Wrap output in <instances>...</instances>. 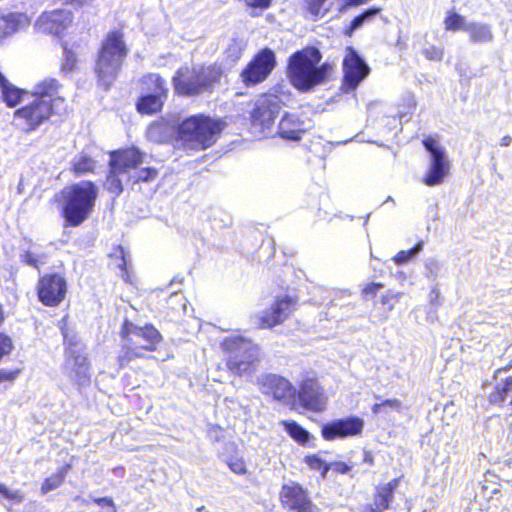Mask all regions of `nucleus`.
<instances>
[{"label":"nucleus","mask_w":512,"mask_h":512,"mask_svg":"<svg viewBox=\"0 0 512 512\" xmlns=\"http://www.w3.org/2000/svg\"><path fill=\"white\" fill-rule=\"evenodd\" d=\"M321 59V52L316 47H306L290 56L289 78L296 89L308 92L326 82L332 66L328 63L319 65Z\"/></svg>","instance_id":"obj_1"},{"label":"nucleus","mask_w":512,"mask_h":512,"mask_svg":"<svg viewBox=\"0 0 512 512\" xmlns=\"http://www.w3.org/2000/svg\"><path fill=\"white\" fill-rule=\"evenodd\" d=\"M228 370L237 376H252L261 361V347L241 334H231L221 342Z\"/></svg>","instance_id":"obj_2"},{"label":"nucleus","mask_w":512,"mask_h":512,"mask_svg":"<svg viewBox=\"0 0 512 512\" xmlns=\"http://www.w3.org/2000/svg\"><path fill=\"white\" fill-rule=\"evenodd\" d=\"M120 335L122 345L117 360L121 368L136 358L144 357L145 351H154L162 340L159 331L151 324L139 326L127 319L122 324Z\"/></svg>","instance_id":"obj_3"},{"label":"nucleus","mask_w":512,"mask_h":512,"mask_svg":"<svg viewBox=\"0 0 512 512\" xmlns=\"http://www.w3.org/2000/svg\"><path fill=\"white\" fill-rule=\"evenodd\" d=\"M222 123L204 115H193L178 127V140L186 150H204L217 141Z\"/></svg>","instance_id":"obj_4"},{"label":"nucleus","mask_w":512,"mask_h":512,"mask_svg":"<svg viewBox=\"0 0 512 512\" xmlns=\"http://www.w3.org/2000/svg\"><path fill=\"white\" fill-rule=\"evenodd\" d=\"M220 77L221 70L215 65H185L176 71L172 83L177 94L197 96L211 92Z\"/></svg>","instance_id":"obj_5"},{"label":"nucleus","mask_w":512,"mask_h":512,"mask_svg":"<svg viewBox=\"0 0 512 512\" xmlns=\"http://www.w3.org/2000/svg\"><path fill=\"white\" fill-rule=\"evenodd\" d=\"M126 55L122 35L110 32L102 43L95 67L98 82L102 87L108 89L116 80Z\"/></svg>","instance_id":"obj_6"},{"label":"nucleus","mask_w":512,"mask_h":512,"mask_svg":"<svg viewBox=\"0 0 512 512\" xmlns=\"http://www.w3.org/2000/svg\"><path fill=\"white\" fill-rule=\"evenodd\" d=\"M98 188L91 181H81L67 188L63 214L71 226L80 225L92 212Z\"/></svg>","instance_id":"obj_7"},{"label":"nucleus","mask_w":512,"mask_h":512,"mask_svg":"<svg viewBox=\"0 0 512 512\" xmlns=\"http://www.w3.org/2000/svg\"><path fill=\"white\" fill-rule=\"evenodd\" d=\"M54 106L48 100H36L26 104L14 113V120L22 130L30 132L44 123L51 114L60 113L65 106V99H55Z\"/></svg>","instance_id":"obj_8"},{"label":"nucleus","mask_w":512,"mask_h":512,"mask_svg":"<svg viewBox=\"0 0 512 512\" xmlns=\"http://www.w3.org/2000/svg\"><path fill=\"white\" fill-rule=\"evenodd\" d=\"M282 108V101L274 94L261 95L251 112V126L256 133L268 136L273 131L276 117Z\"/></svg>","instance_id":"obj_9"},{"label":"nucleus","mask_w":512,"mask_h":512,"mask_svg":"<svg viewBox=\"0 0 512 512\" xmlns=\"http://www.w3.org/2000/svg\"><path fill=\"white\" fill-rule=\"evenodd\" d=\"M145 91L137 102V110L143 114H154L161 110L167 97L166 82L158 74H148L142 79Z\"/></svg>","instance_id":"obj_10"},{"label":"nucleus","mask_w":512,"mask_h":512,"mask_svg":"<svg viewBox=\"0 0 512 512\" xmlns=\"http://www.w3.org/2000/svg\"><path fill=\"white\" fill-rule=\"evenodd\" d=\"M423 145L430 153V164L423 179L427 186H436L443 182L450 171V163L445 150L432 137L426 138Z\"/></svg>","instance_id":"obj_11"},{"label":"nucleus","mask_w":512,"mask_h":512,"mask_svg":"<svg viewBox=\"0 0 512 512\" xmlns=\"http://www.w3.org/2000/svg\"><path fill=\"white\" fill-rule=\"evenodd\" d=\"M343 72L342 91L350 93L368 76L370 68L353 48L348 47L343 60Z\"/></svg>","instance_id":"obj_12"},{"label":"nucleus","mask_w":512,"mask_h":512,"mask_svg":"<svg viewBox=\"0 0 512 512\" xmlns=\"http://www.w3.org/2000/svg\"><path fill=\"white\" fill-rule=\"evenodd\" d=\"M275 67V55L270 49L261 50L242 71L245 85H255L264 81Z\"/></svg>","instance_id":"obj_13"},{"label":"nucleus","mask_w":512,"mask_h":512,"mask_svg":"<svg viewBox=\"0 0 512 512\" xmlns=\"http://www.w3.org/2000/svg\"><path fill=\"white\" fill-rule=\"evenodd\" d=\"M39 300L46 306H57L65 298L67 283L60 274H48L40 278L37 285Z\"/></svg>","instance_id":"obj_14"},{"label":"nucleus","mask_w":512,"mask_h":512,"mask_svg":"<svg viewBox=\"0 0 512 512\" xmlns=\"http://www.w3.org/2000/svg\"><path fill=\"white\" fill-rule=\"evenodd\" d=\"M281 501L285 508L295 512H318V508L312 503L307 492L295 482L283 485L281 489Z\"/></svg>","instance_id":"obj_15"},{"label":"nucleus","mask_w":512,"mask_h":512,"mask_svg":"<svg viewBox=\"0 0 512 512\" xmlns=\"http://www.w3.org/2000/svg\"><path fill=\"white\" fill-rule=\"evenodd\" d=\"M73 15L66 9L43 12L36 21L35 28L42 33L60 35L72 23Z\"/></svg>","instance_id":"obj_16"},{"label":"nucleus","mask_w":512,"mask_h":512,"mask_svg":"<svg viewBox=\"0 0 512 512\" xmlns=\"http://www.w3.org/2000/svg\"><path fill=\"white\" fill-rule=\"evenodd\" d=\"M295 302L289 296L277 298L272 306L257 316L259 327L272 328L284 322L294 310Z\"/></svg>","instance_id":"obj_17"},{"label":"nucleus","mask_w":512,"mask_h":512,"mask_svg":"<svg viewBox=\"0 0 512 512\" xmlns=\"http://www.w3.org/2000/svg\"><path fill=\"white\" fill-rule=\"evenodd\" d=\"M364 427V421L356 416L337 419L322 427V436L326 440L359 435Z\"/></svg>","instance_id":"obj_18"},{"label":"nucleus","mask_w":512,"mask_h":512,"mask_svg":"<svg viewBox=\"0 0 512 512\" xmlns=\"http://www.w3.org/2000/svg\"><path fill=\"white\" fill-rule=\"evenodd\" d=\"M261 390L266 395H271L274 399L288 402L296 396V388L292 383L276 374L264 375L260 380Z\"/></svg>","instance_id":"obj_19"},{"label":"nucleus","mask_w":512,"mask_h":512,"mask_svg":"<svg viewBox=\"0 0 512 512\" xmlns=\"http://www.w3.org/2000/svg\"><path fill=\"white\" fill-rule=\"evenodd\" d=\"M300 404L309 410L320 412L325 409L326 400L323 391L315 379H306L300 384L298 391Z\"/></svg>","instance_id":"obj_20"},{"label":"nucleus","mask_w":512,"mask_h":512,"mask_svg":"<svg viewBox=\"0 0 512 512\" xmlns=\"http://www.w3.org/2000/svg\"><path fill=\"white\" fill-rule=\"evenodd\" d=\"M67 360L65 369L69 371V376L79 385H84L89 381V365L85 354L77 347H69L66 351Z\"/></svg>","instance_id":"obj_21"},{"label":"nucleus","mask_w":512,"mask_h":512,"mask_svg":"<svg viewBox=\"0 0 512 512\" xmlns=\"http://www.w3.org/2000/svg\"><path fill=\"white\" fill-rule=\"evenodd\" d=\"M144 155L137 148H129L111 153L110 167L114 171H121L127 176L143 163Z\"/></svg>","instance_id":"obj_22"},{"label":"nucleus","mask_w":512,"mask_h":512,"mask_svg":"<svg viewBox=\"0 0 512 512\" xmlns=\"http://www.w3.org/2000/svg\"><path fill=\"white\" fill-rule=\"evenodd\" d=\"M30 18L19 12L0 13V39L12 37L14 34L28 28Z\"/></svg>","instance_id":"obj_23"},{"label":"nucleus","mask_w":512,"mask_h":512,"mask_svg":"<svg viewBox=\"0 0 512 512\" xmlns=\"http://www.w3.org/2000/svg\"><path fill=\"white\" fill-rule=\"evenodd\" d=\"M307 129L297 115L286 113L279 122L277 133L283 139L298 141Z\"/></svg>","instance_id":"obj_24"},{"label":"nucleus","mask_w":512,"mask_h":512,"mask_svg":"<svg viewBox=\"0 0 512 512\" xmlns=\"http://www.w3.org/2000/svg\"><path fill=\"white\" fill-rule=\"evenodd\" d=\"M399 485V479L380 485L377 487L374 502L366 505L363 512H384L389 509L390 503L393 500V493Z\"/></svg>","instance_id":"obj_25"},{"label":"nucleus","mask_w":512,"mask_h":512,"mask_svg":"<svg viewBox=\"0 0 512 512\" xmlns=\"http://www.w3.org/2000/svg\"><path fill=\"white\" fill-rule=\"evenodd\" d=\"M61 86L56 79L48 78L37 83L34 87L33 95L36 100H48L50 106H54L55 99H64L59 96Z\"/></svg>","instance_id":"obj_26"},{"label":"nucleus","mask_w":512,"mask_h":512,"mask_svg":"<svg viewBox=\"0 0 512 512\" xmlns=\"http://www.w3.org/2000/svg\"><path fill=\"white\" fill-rule=\"evenodd\" d=\"M469 41L473 44H486L494 40V34L489 24L483 22H469L466 28Z\"/></svg>","instance_id":"obj_27"},{"label":"nucleus","mask_w":512,"mask_h":512,"mask_svg":"<svg viewBox=\"0 0 512 512\" xmlns=\"http://www.w3.org/2000/svg\"><path fill=\"white\" fill-rule=\"evenodd\" d=\"M0 90L2 93V97L4 102L10 106L14 107L19 104L25 96L28 95V92L25 90H21L16 86L10 84L8 80L2 75L0 72Z\"/></svg>","instance_id":"obj_28"},{"label":"nucleus","mask_w":512,"mask_h":512,"mask_svg":"<svg viewBox=\"0 0 512 512\" xmlns=\"http://www.w3.org/2000/svg\"><path fill=\"white\" fill-rule=\"evenodd\" d=\"M173 130L167 122L159 121L152 123L147 129V137L150 141L162 143L169 140Z\"/></svg>","instance_id":"obj_29"},{"label":"nucleus","mask_w":512,"mask_h":512,"mask_svg":"<svg viewBox=\"0 0 512 512\" xmlns=\"http://www.w3.org/2000/svg\"><path fill=\"white\" fill-rule=\"evenodd\" d=\"M489 401L493 404L509 401L512 405V376L495 387V390L489 396Z\"/></svg>","instance_id":"obj_30"},{"label":"nucleus","mask_w":512,"mask_h":512,"mask_svg":"<svg viewBox=\"0 0 512 512\" xmlns=\"http://www.w3.org/2000/svg\"><path fill=\"white\" fill-rule=\"evenodd\" d=\"M124 181H127V174L121 171H114V167H110V172L107 176L105 187L110 193L119 195L123 191Z\"/></svg>","instance_id":"obj_31"},{"label":"nucleus","mask_w":512,"mask_h":512,"mask_svg":"<svg viewBox=\"0 0 512 512\" xmlns=\"http://www.w3.org/2000/svg\"><path fill=\"white\" fill-rule=\"evenodd\" d=\"M70 469L69 465L61 467L57 473L46 478L41 486V493L47 494L48 492L60 487Z\"/></svg>","instance_id":"obj_32"},{"label":"nucleus","mask_w":512,"mask_h":512,"mask_svg":"<svg viewBox=\"0 0 512 512\" xmlns=\"http://www.w3.org/2000/svg\"><path fill=\"white\" fill-rule=\"evenodd\" d=\"M285 431L299 444H306L309 441V433L295 421H282Z\"/></svg>","instance_id":"obj_33"},{"label":"nucleus","mask_w":512,"mask_h":512,"mask_svg":"<svg viewBox=\"0 0 512 512\" xmlns=\"http://www.w3.org/2000/svg\"><path fill=\"white\" fill-rule=\"evenodd\" d=\"M158 171L155 168H137L127 176V182L136 183H150L156 180Z\"/></svg>","instance_id":"obj_34"},{"label":"nucleus","mask_w":512,"mask_h":512,"mask_svg":"<svg viewBox=\"0 0 512 512\" xmlns=\"http://www.w3.org/2000/svg\"><path fill=\"white\" fill-rule=\"evenodd\" d=\"M401 297V292H394L392 290H388L381 296L380 303L382 304L384 311L379 318L380 321H385L388 319L389 312L394 309L395 305L400 301Z\"/></svg>","instance_id":"obj_35"},{"label":"nucleus","mask_w":512,"mask_h":512,"mask_svg":"<svg viewBox=\"0 0 512 512\" xmlns=\"http://www.w3.org/2000/svg\"><path fill=\"white\" fill-rule=\"evenodd\" d=\"M467 26H469V22L462 15L452 11L447 12L444 19V27L447 31L463 30L466 32Z\"/></svg>","instance_id":"obj_36"},{"label":"nucleus","mask_w":512,"mask_h":512,"mask_svg":"<svg viewBox=\"0 0 512 512\" xmlns=\"http://www.w3.org/2000/svg\"><path fill=\"white\" fill-rule=\"evenodd\" d=\"M402 410V403L398 399H387L380 403H375L372 406L373 414L388 415L391 411L400 412Z\"/></svg>","instance_id":"obj_37"},{"label":"nucleus","mask_w":512,"mask_h":512,"mask_svg":"<svg viewBox=\"0 0 512 512\" xmlns=\"http://www.w3.org/2000/svg\"><path fill=\"white\" fill-rule=\"evenodd\" d=\"M380 12L379 8H369L364 11L362 14L356 16L350 23V26L347 28L346 33L351 35L355 30L360 28L366 21L371 20Z\"/></svg>","instance_id":"obj_38"},{"label":"nucleus","mask_w":512,"mask_h":512,"mask_svg":"<svg viewBox=\"0 0 512 512\" xmlns=\"http://www.w3.org/2000/svg\"><path fill=\"white\" fill-rule=\"evenodd\" d=\"M94 167L95 161L85 154H80L77 156L73 163V171L77 175L92 172Z\"/></svg>","instance_id":"obj_39"},{"label":"nucleus","mask_w":512,"mask_h":512,"mask_svg":"<svg viewBox=\"0 0 512 512\" xmlns=\"http://www.w3.org/2000/svg\"><path fill=\"white\" fill-rule=\"evenodd\" d=\"M423 249V242H418L413 248L409 250H402L398 252L393 260L397 265H402L407 263L408 261L412 260L414 257H416L420 251Z\"/></svg>","instance_id":"obj_40"},{"label":"nucleus","mask_w":512,"mask_h":512,"mask_svg":"<svg viewBox=\"0 0 512 512\" xmlns=\"http://www.w3.org/2000/svg\"><path fill=\"white\" fill-rule=\"evenodd\" d=\"M0 494L8 500L14 501L16 504H20L24 501V494L21 490H10L4 484L0 483Z\"/></svg>","instance_id":"obj_41"},{"label":"nucleus","mask_w":512,"mask_h":512,"mask_svg":"<svg viewBox=\"0 0 512 512\" xmlns=\"http://www.w3.org/2000/svg\"><path fill=\"white\" fill-rule=\"evenodd\" d=\"M305 462L307 465H309L312 469L318 470L322 472V475L325 476V474L328 472L329 467L324 463V461L318 457L317 455H310L306 456Z\"/></svg>","instance_id":"obj_42"},{"label":"nucleus","mask_w":512,"mask_h":512,"mask_svg":"<svg viewBox=\"0 0 512 512\" xmlns=\"http://www.w3.org/2000/svg\"><path fill=\"white\" fill-rule=\"evenodd\" d=\"M64 49V59H63V63H62V70L64 72H70L74 69L76 63H77V58H76V55L75 53L68 49L66 46L63 47Z\"/></svg>","instance_id":"obj_43"},{"label":"nucleus","mask_w":512,"mask_h":512,"mask_svg":"<svg viewBox=\"0 0 512 512\" xmlns=\"http://www.w3.org/2000/svg\"><path fill=\"white\" fill-rule=\"evenodd\" d=\"M325 1L326 0H307L308 11L314 19L327 11V9L324 8Z\"/></svg>","instance_id":"obj_44"},{"label":"nucleus","mask_w":512,"mask_h":512,"mask_svg":"<svg viewBox=\"0 0 512 512\" xmlns=\"http://www.w3.org/2000/svg\"><path fill=\"white\" fill-rule=\"evenodd\" d=\"M423 55L428 60L441 61L443 59L444 51L442 48L431 45L423 49Z\"/></svg>","instance_id":"obj_45"},{"label":"nucleus","mask_w":512,"mask_h":512,"mask_svg":"<svg viewBox=\"0 0 512 512\" xmlns=\"http://www.w3.org/2000/svg\"><path fill=\"white\" fill-rule=\"evenodd\" d=\"M22 260L24 263H26L27 265L32 266L34 268H38L39 264L44 263V257L42 255L38 256L32 252H26L22 256Z\"/></svg>","instance_id":"obj_46"},{"label":"nucleus","mask_w":512,"mask_h":512,"mask_svg":"<svg viewBox=\"0 0 512 512\" xmlns=\"http://www.w3.org/2000/svg\"><path fill=\"white\" fill-rule=\"evenodd\" d=\"M425 269H426V276L428 278L435 279L438 275V272L440 270V264L435 259H430L425 263Z\"/></svg>","instance_id":"obj_47"},{"label":"nucleus","mask_w":512,"mask_h":512,"mask_svg":"<svg viewBox=\"0 0 512 512\" xmlns=\"http://www.w3.org/2000/svg\"><path fill=\"white\" fill-rule=\"evenodd\" d=\"M383 287L381 283H369L364 286L362 289V296L365 299H368L369 297H374L379 290Z\"/></svg>","instance_id":"obj_48"},{"label":"nucleus","mask_w":512,"mask_h":512,"mask_svg":"<svg viewBox=\"0 0 512 512\" xmlns=\"http://www.w3.org/2000/svg\"><path fill=\"white\" fill-rule=\"evenodd\" d=\"M229 468L236 474H245L246 465L245 462L240 458H232L228 461Z\"/></svg>","instance_id":"obj_49"},{"label":"nucleus","mask_w":512,"mask_h":512,"mask_svg":"<svg viewBox=\"0 0 512 512\" xmlns=\"http://www.w3.org/2000/svg\"><path fill=\"white\" fill-rule=\"evenodd\" d=\"M12 350V341L11 339L4 335L0 334V359L10 353Z\"/></svg>","instance_id":"obj_50"},{"label":"nucleus","mask_w":512,"mask_h":512,"mask_svg":"<svg viewBox=\"0 0 512 512\" xmlns=\"http://www.w3.org/2000/svg\"><path fill=\"white\" fill-rule=\"evenodd\" d=\"M94 502L102 507H108L109 510L106 512H116L113 500L108 497L95 498Z\"/></svg>","instance_id":"obj_51"},{"label":"nucleus","mask_w":512,"mask_h":512,"mask_svg":"<svg viewBox=\"0 0 512 512\" xmlns=\"http://www.w3.org/2000/svg\"><path fill=\"white\" fill-rule=\"evenodd\" d=\"M208 436L214 441H219L223 437V430L217 425H213L208 430Z\"/></svg>","instance_id":"obj_52"},{"label":"nucleus","mask_w":512,"mask_h":512,"mask_svg":"<svg viewBox=\"0 0 512 512\" xmlns=\"http://www.w3.org/2000/svg\"><path fill=\"white\" fill-rule=\"evenodd\" d=\"M333 469L338 473L346 474L351 470V467L344 462H336L333 465Z\"/></svg>","instance_id":"obj_53"},{"label":"nucleus","mask_w":512,"mask_h":512,"mask_svg":"<svg viewBox=\"0 0 512 512\" xmlns=\"http://www.w3.org/2000/svg\"><path fill=\"white\" fill-rule=\"evenodd\" d=\"M65 2L74 6L81 7L92 4L94 0H65Z\"/></svg>","instance_id":"obj_54"},{"label":"nucleus","mask_w":512,"mask_h":512,"mask_svg":"<svg viewBox=\"0 0 512 512\" xmlns=\"http://www.w3.org/2000/svg\"><path fill=\"white\" fill-rule=\"evenodd\" d=\"M512 142V138L509 135H505L500 139L501 146H509Z\"/></svg>","instance_id":"obj_55"},{"label":"nucleus","mask_w":512,"mask_h":512,"mask_svg":"<svg viewBox=\"0 0 512 512\" xmlns=\"http://www.w3.org/2000/svg\"><path fill=\"white\" fill-rule=\"evenodd\" d=\"M24 190V184H23V179H20L18 185H17V192L19 194H21Z\"/></svg>","instance_id":"obj_56"},{"label":"nucleus","mask_w":512,"mask_h":512,"mask_svg":"<svg viewBox=\"0 0 512 512\" xmlns=\"http://www.w3.org/2000/svg\"><path fill=\"white\" fill-rule=\"evenodd\" d=\"M398 279H401V280H404L405 279V275L403 272H399L396 276Z\"/></svg>","instance_id":"obj_57"},{"label":"nucleus","mask_w":512,"mask_h":512,"mask_svg":"<svg viewBox=\"0 0 512 512\" xmlns=\"http://www.w3.org/2000/svg\"><path fill=\"white\" fill-rule=\"evenodd\" d=\"M6 378H7V377H6L3 373H1V372H0V380H2V379H6Z\"/></svg>","instance_id":"obj_58"},{"label":"nucleus","mask_w":512,"mask_h":512,"mask_svg":"<svg viewBox=\"0 0 512 512\" xmlns=\"http://www.w3.org/2000/svg\"><path fill=\"white\" fill-rule=\"evenodd\" d=\"M511 367H512V358H511V361H510L509 365L505 369H508V368H511Z\"/></svg>","instance_id":"obj_59"},{"label":"nucleus","mask_w":512,"mask_h":512,"mask_svg":"<svg viewBox=\"0 0 512 512\" xmlns=\"http://www.w3.org/2000/svg\"><path fill=\"white\" fill-rule=\"evenodd\" d=\"M432 293H435V297H438V293L436 291H432Z\"/></svg>","instance_id":"obj_60"}]
</instances>
